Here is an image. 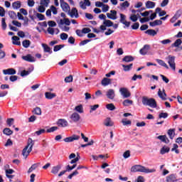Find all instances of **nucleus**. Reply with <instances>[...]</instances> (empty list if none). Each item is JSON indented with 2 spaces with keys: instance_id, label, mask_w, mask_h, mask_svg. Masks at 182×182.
<instances>
[{
  "instance_id": "14",
  "label": "nucleus",
  "mask_w": 182,
  "mask_h": 182,
  "mask_svg": "<svg viewBox=\"0 0 182 182\" xmlns=\"http://www.w3.org/2000/svg\"><path fill=\"white\" fill-rule=\"evenodd\" d=\"M57 124L59 127H68V125L69 124L68 123V121L65 119H60L57 122Z\"/></svg>"
},
{
  "instance_id": "16",
  "label": "nucleus",
  "mask_w": 182,
  "mask_h": 182,
  "mask_svg": "<svg viewBox=\"0 0 182 182\" xmlns=\"http://www.w3.org/2000/svg\"><path fill=\"white\" fill-rule=\"evenodd\" d=\"M181 14H182L181 10H178L176 12L175 15L171 18V22L172 23H174V22H176V21H177L178 18L181 16Z\"/></svg>"
},
{
  "instance_id": "24",
  "label": "nucleus",
  "mask_w": 182,
  "mask_h": 182,
  "mask_svg": "<svg viewBox=\"0 0 182 182\" xmlns=\"http://www.w3.org/2000/svg\"><path fill=\"white\" fill-rule=\"evenodd\" d=\"M39 166H41V163H37V164H33L28 170L27 173L28 174H31V173H32V171H33V170H36V168H38V167H39Z\"/></svg>"
},
{
  "instance_id": "19",
  "label": "nucleus",
  "mask_w": 182,
  "mask_h": 182,
  "mask_svg": "<svg viewBox=\"0 0 182 182\" xmlns=\"http://www.w3.org/2000/svg\"><path fill=\"white\" fill-rule=\"evenodd\" d=\"M159 140H161V141H163V143H166V144H168L170 143V140L166 135H159L156 137Z\"/></svg>"
},
{
  "instance_id": "31",
  "label": "nucleus",
  "mask_w": 182,
  "mask_h": 182,
  "mask_svg": "<svg viewBox=\"0 0 182 182\" xmlns=\"http://www.w3.org/2000/svg\"><path fill=\"white\" fill-rule=\"evenodd\" d=\"M162 24H163V21H161V20H155L154 21L149 23L150 26H157L159 25H162Z\"/></svg>"
},
{
  "instance_id": "2",
  "label": "nucleus",
  "mask_w": 182,
  "mask_h": 182,
  "mask_svg": "<svg viewBox=\"0 0 182 182\" xmlns=\"http://www.w3.org/2000/svg\"><path fill=\"white\" fill-rule=\"evenodd\" d=\"M33 144V141L32 140V139L29 138L27 146H26V147L22 151V156L24 159H27L31 151H32Z\"/></svg>"
},
{
  "instance_id": "58",
  "label": "nucleus",
  "mask_w": 182,
  "mask_h": 182,
  "mask_svg": "<svg viewBox=\"0 0 182 182\" xmlns=\"http://www.w3.org/2000/svg\"><path fill=\"white\" fill-rule=\"evenodd\" d=\"M47 32L50 34V35H55V28H52V27H48L47 28Z\"/></svg>"
},
{
  "instance_id": "21",
  "label": "nucleus",
  "mask_w": 182,
  "mask_h": 182,
  "mask_svg": "<svg viewBox=\"0 0 182 182\" xmlns=\"http://www.w3.org/2000/svg\"><path fill=\"white\" fill-rule=\"evenodd\" d=\"M61 168L62 166L60 164L53 166L51 169L52 174H58L59 171H60Z\"/></svg>"
},
{
  "instance_id": "55",
  "label": "nucleus",
  "mask_w": 182,
  "mask_h": 182,
  "mask_svg": "<svg viewBox=\"0 0 182 182\" xmlns=\"http://www.w3.org/2000/svg\"><path fill=\"white\" fill-rule=\"evenodd\" d=\"M49 0H41V5H43V6L48 7V6L49 5Z\"/></svg>"
},
{
  "instance_id": "46",
  "label": "nucleus",
  "mask_w": 182,
  "mask_h": 182,
  "mask_svg": "<svg viewBox=\"0 0 182 182\" xmlns=\"http://www.w3.org/2000/svg\"><path fill=\"white\" fill-rule=\"evenodd\" d=\"M31 72H32V70H28L27 71L24 70L21 71V76L22 77H23L25 76H28V75H29Z\"/></svg>"
},
{
  "instance_id": "61",
  "label": "nucleus",
  "mask_w": 182,
  "mask_h": 182,
  "mask_svg": "<svg viewBox=\"0 0 182 182\" xmlns=\"http://www.w3.org/2000/svg\"><path fill=\"white\" fill-rule=\"evenodd\" d=\"M124 159H129L130 157V151L127 150L123 154Z\"/></svg>"
},
{
  "instance_id": "30",
  "label": "nucleus",
  "mask_w": 182,
  "mask_h": 182,
  "mask_svg": "<svg viewBox=\"0 0 182 182\" xmlns=\"http://www.w3.org/2000/svg\"><path fill=\"white\" fill-rule=\"evenodd\" d=\"M45 96H46V99H48V100H52L54 97H56V95L55 93H51V92H46L45 93Z\"/></svg>"
},
{
  "instance_id": "51",
  "label": "nucleus",
  "mask_w": 182,
  "mask_h": 182,
  "mask_svg": "<svg viewBox=\"0 0 182 182\" xmlns=\"http://www.w3.org/2000/svg\"><path fill=\"white\" fill-rule=\"evenodd\" d=\"M60 38L62 41H66L69 38V36L66 33H63L60 34Z\"/></svg>"
},
{
  "instance_id": "6",
  "label": "nucleus",
  "mask_w": 182,
  "mask_h": 182,
  "mask_svg": "<svg viewBox=\"0 0 182 182\" xmlns=\"http://www.w3.org/2000/svg\"><path fill=\"white\" fill-rule=\"evenodd\" d=\"M119 92L121 93V95H122V97H124V99H127L128 97H130L132 96V93L126 87H121L119 89Z\"/></svg>"
},
{
  "instance_id": "34",
  "label": "nucleus",
  "mask_w": 182,
  "mask_h": 182,
  "mask_svg": "<svg viewBox=\"0 0 182 182\" xmlns=\"http://www.w3.org/2000/svg\"><path fill=\"white\" fill-rule=\"evenodd\" d=\"M156 62L161 66H163L164 68H166V69H168V65H167V64L163 60L156 59Z\"/></svg>"
},
{
  "instance_id": "35",
  "label": "nucleus",
  "mask_w": 182,
  "mask_h": 182,
  "mask_svg": "<svg viewBox=\"0 0 182 182\" xmlns=\"http://www.w3.org/2000/svg\"><path fill=\"white\" fill-rule=\"evenodd\" d=\"M21 6V4L20 1H15L12 4V7L14 9H19Z\"/></svg>"
},
{
  "instance_id": "36",
  "label": "nucleus",
  "mask_w": 182,
  "mask_h": 182,
  "mask_svg": "<svg viewBox=\"0 0 182 182\" xmlns=\"http://www.w3.org/2000/svg\"><path fill=\"white\" fill-rule=\"evenodd\" d=\"M74 110H75V112H77V113H83V105H77L75 107Z\"/></svg>"
},
{
  "instance_id": "42",
  "label": "nucleus",
  "mask_w": 182,
  "mask_h": 182,
  "mask_svg": "<svg viewBox=\"0 0 182 182\" xmlns=\"http://www.w3.org/2000/svg\"><path fill=\"white\" fill-rule=\"evenodd\" d=\"M122 68H124V72H129L132 68H133V63H131L128 65H122Z\"/></svg>"
},
{
  "instance_id": "43",
  "label": "nucleus",
  "mask_w": 182,
  "mask_h": 182,
  "mask_svg": "<svg viewBox=\"0 0 182 182\" xmlns=\"http://www.w3.org/2000/svg\"><path fill=\"white\" fill-rule=\"evenodd\" d=\"M181 43H182L181 39L178 38L174 42V43L172 44V46H174L175 48H178L180 45H181Z\"/></svg>"
},
{
  "instance_id": "10",
  "label": "nucleus",
  "mask_w": 182,
  "mask_h": 182,
  "mask_svg": "<svg viewBox=\"0 0 182 182\" xmlns=\"http://www.w3.org/2000/svg\"><path fill=\"white\" fill-rule=\"evenodd\" d=\"M79 139H80L79 135L73 134L70 137H66L64 139L63 141H65V143H72V141H75V140H79Z\"/></svg>"
},
{
  "instance_id": "9",
  "label": "nucleus",
  "mask_w": 182,
  "mask_h": 182,
  "mask_svg": "<svg viewBox=\"0 0 182 182\" xmlns=\"http://www.w3.org/2000/svg\"><path fill=\"white\" fill-rule=\"evenodd\" d=\"M60 6L64 12H70V7L69 4L65 2V0H60Z\"/></svg>"
},
{
  "instance_id": "40",
  "label": "nucleus",
  "mask_w": 182,
  "mask_h": 182,
  "mask_svg": "<svg viewBox=\"0 0 182 182\" xmlns=\"http://www.w3.org/2000/svg\"><path fill=\"white\" fill-rule=\"evenodd\" d=\"M168 151H170V148L164 146L161 149L160 153L161 154H166V153H168Z\"/></svg>"
},
{
  "instance_id": "37",
  "label": "nucleus",
  "mask_w": 182,
  "mask_h": 182,
  "mask_svg": "<svg viewBox=\"0 0 182 182\" xmlns=\"http://www.w3.org/2000/svg\"><path fill=\"white\" fill-rule=\"evenodd\" d=\"M123 106L129 107L133 105V100H124L122 102Z\"/></svg>"
},
{
  "instance_id": "50",
  "label": "nucleus",
  "mask_w": 182,
  "mask_h": 182,
  "mask_svg": "<svg viewBox=\"0 0 182 182\" xmlns=\"http://www.w3.org/2000/svg\"><path fill=\"white\" fill-rule=\"evenodd\" d=\"M42 46H43V48L44 49V52H47V53H50V47H48V46L45 44V43H43Z\"/></svg>"
},
{
  "instance_id": "12",
  "label": "nucleus",
  "mask_w": 182,
  "mask_h": 182,
  "mask_svg": "<svg viewBox=\"0 0 182 182\" xmlns=\"http://www.w3.org/2000/svg\"><path fill=\"white\" fill-rule=\"evenodd\" d=\"M106 96L107 99H109L110 100H113L116 96V93L114 92V90L109 89L106 92Z\"/></svg>"
},
{
  "instance_id": "32",
  "label": "nucleus",
  "mask_w": 182,
  "mask_h": 182,
  "mask_svg": "<svg viewBox=\"0 0 182 182\" xmlns=\"http://www.w3.org/2000/svg\"><path fill=\"white\" fill-rule=\"evenodd\" d=\"M145 33L149 35L150 36H156V35H157V31L153 29H149L145 31Z\"/></svg>"
},
{
  "instance_id": "26",
  "label": "nucleus",
  "mask_w": 182,
  "mask_h": 182,
  "mask_svg": "<svg viewBox=\"0 0 182 182\" xmlns=\"http://www.w3.org/2000/svg\"><path fill=\"white\" fill-rule=\"evenodd\" d=\"M112 83V80L110 78L105 77L101 82L102 86H109Z\"/></svg>"
},
{
  "instance_id": "49",
  "label": "nucleus",
  "mask_w": 182,
  "mask_h": 182,
  "mask_svg": "<svg viewBox=\"0 0 182 182\" xmlns=\"http://www.w3.org/2000/svg\"><path fill=\"white\" fill-rule=\"evenodd\" d=\"M159 119H167L168 117V114L166 112H161L159 115Z\"/></svg>"
},
{
  "instance_id": "28",
  "label": "nucleus",
  "mask_w": 182,
  "mask_h": 182,
  "mask_svg": "<svg viewBox=\"0 0 182 182\" xmlns=\"http://www.w3.org/2000/svg\"><path fill=\"white\" fill-rule=\"evenodd\" d=\"M154 6H156V3L150 1H146V8H147V9H153Z\"/></svg>"
},
{
  "instance_id": "54",
  "label": "nucleus",
  "mask_w": 182,
  "mask_h": 182,
  "mask_svg": "<svg viewBox=\"0 0 182 182\" xmlns=\"http://www.w3.org/2000/svg\"><path fill=\"white\" fill-rule=\"evenodd\" d=\"M58 130V127H52L47 129V133H53V132H56Z\"/></svg>"
},
{
  "instance_id": "18",
  "label": "nucleus",
  "mask_w": 182,
  "mask_h": 182,
  "mask_svg": "<svg viewBox=\"0 0 182 182\" xmlns=\"http://www.w3.org/2000/svg\"><path fill=\"white\" fill-rule=\"evenodd\" d=\"M150 50V46L149 45H145L144 47L139 50V53L141 55H147V53Z\"/></svg>"
},
{
  "instance_id": "48",
  "label": "nucleus",
  "mask_w": 182,
  "mask_h": 182,
  "mask_svg": "<svg viewBox=\"0 0 182 182\" xmlns=\"http://www.w3.org/2000/svg\"><path fill=\"white\" fill-rule=\"evenodd\" d=\"M65 83H70V82H73V76L69 75L65 78Z\"/></svg>"
},
{
  "instance_id": "57",
  "label": "nucleus",
  "mask_w": 182,
  "mask_h": 182,
  "mask_svg": "<svg viewBox=\"0 0 182 182\" xmlns=\"http://www.w3.org/2000/svg\"><path fill=\"white\" fill-rule=\"evenodd\" d=\"M122 123L123 126H127L129 124H132V121H130V120L127 121L126 119H123L122 120Z\"/></svg>"
},
{
  "instance_id": "20",
  "label": "nucleus",
  "mask_w": 182,
  "mask_h": 182,
  "mask_svg": "<svg viewBox=\"0 0 182 182\" xmlns=\"http://www.w3.org/2000/svg\"><path fill=\"white\" fill-rule=\"evenodd\" d=\"M86 6H90V1L84 0V1L80 2V7L81 9H86Z\"/></svg>"
},
{
  "instance_id": "39",
  "label": "nucleus",
  "mask_w": 182,
  "mask_h": 182,
  "mask_svg": "<svg viewBox=\"0 0 182 182\" xmlns=\"http://www.w3.org/2000/svg\"><path fill=\"white\" fill-rule=\"evenodd\" d=\"M33 113H34V114H37V116H41V114H42V109L37 107L33 110Z\"/></svg>"
},
{
  "instance_id": "1",
  "label": "nucleus",
  "mask_w": 182,
  "mask_h": 182,
  "mask_svg": "<svg viewBox=\"0 0 182 182\" xmlns=\"http://www.w3.org/2000/svg\"><path fill=\"white\" fill-rule=\"evenodd\" d=\"M131 171L132 173H155L156 169L153 168V169H149L141 165H135L133 166L131 168Z\"/></svg>"
},
{
  "instance_id": "27",
  "label": "nucleus",
  "mask_w": 182,
  "mask_h": 182,
  "mask_svg": "<svg viewBox=\"0 0 182 182\" xmlns=\"http://www.w3.org/2000/svg\"><path fill=\"white\" fill-rule=\"evenodd\" d=\"M168 135L171 140L174 139V136H176V129H170L168 130Z\"/></svg>"
},
{
  "instance_id": "23",
  "label": "nucleus",
  "mask_w": 182,
  "mask_h": 182,
  "mask_svg": "<svg viewBox=\"0 0 182 182\" xmlns=\"http://www.w3.org/2000/svg\"><path fill=\"white\" fill-rule=\"evenodd\" d=\"M3 73L4 75H16V70L14 68H9L3 70Z\"/></svg>"
},
{
  "instance_id": "60",
  "label": "nucleus",
  "mask_w": 182,
  "mask_h": 182,
  "mask_svg": "<svg viewBox=\"0 0 182 182\" xmlns=\"http://www.w3.org/2000/svg\"><path fill=\"white\" fill-rule=\"evenodd\" d=\"M48 25L50 26V28H55V26H56V22L53 21H49L48 22Z\"/></svg>"
},
{
  "instance_id": "15",
  "label": "nucleus",
  "mask_w": 182,
  "mask_h": 182,
  "mask_svg": "<svg viewBox=\"0 0 182 182\" xmlns=\"http://www.w3.org/2000/svg\"><path fill=\"white\" fill-rule=\"evenodd\" d=\"M69 12V15L71 18H79V13L77 11V9L76 8H73Z\"/></svg>"
},
{
  "instance_id": "63",
  "label": "nucleus",
  "mask_w": 182,
  "mask_h": 182,
  "mask_svg": "<svg viewBox=\"0 0 182 182\" xmlns=\"http://www.w3.org/2000/svg\"><path fill=\"white\" fill-rule=\"evenodd\" d=\"M9 80L11 82H16V80H18V76L17 75H11V76H10Z\"/></svg>"
},
{
  "instance_id": "11",
  "label": "nucleus",
  "mask_w": 182,
  "mask_h": 182,
  "mask_svg": "<svg viewBox=\"0 0 182 182\" xmlns=\"http://www.w3.org/2000/svg\"><path fill=\"white\" fill-rule=\"evenodd\" d=\"M107 16L109 19L116 21V19H117V11H116V10H111L110 13H107Z\"/></svg>"
},
{
  "instance_id": "22",
  "label": "nucleus",
  "mask_w": 182,
  "mask_h": 182,
  "mask_svg": "<svg viewBox=\"0 0 182 182\" xmlns=\"http://www.w3.org/2000/svg\"><path fill=\"white\" fill-rule=\"evenodd\" d=\"M104 124L105 126H106L107 127H113V125L114 124V123L113 122V121H112V119H110V117H107L105 119L104 121Z\"/></svg>"
},
{
  "instance_id": "47",
  "label": "nucleus",
  "mask_w": 182,
  "mask_h": 182,
  "mask_svg": "<svg viewBox=\"0 0 182 182\" xmlns=\"http://www.w3.org/2000/svg\"><path fill=\"white\" fill-rule=\"evenodd\" d=\"M120 6L122 9H126V8H129V6H130V4H129V1H124L121 4Z\"/></svg>"
},
{
  "instance_id": "13",
  "label": "nucleus",
  "mask_w": 182,
  "mask_h": 182,
  "mask_svg": "<svg viewBox=\"0 0 182 182\" xmlns=\"http://www.w3.org/2000/svg\"><path fill=\"white\" fill-rule=\"evenodd\" d=\"M158 96L162 100H167V94H166V90L164 89H163L162 90L161 89L159 90Z\"/></svg>"
},
{
  "instance_id": "17",
  "label": "nucleus",
  "mask_w": 182,
  "mask_h": 182,
  "mask_svg": "<svg viewBox=\"0 0 182 182\" xmlns=\"http://www.w3.org/2000/svg\"><path fill=\"white\" fill-rule=\"evenodd\" d=\"M22 59L23 60H26V62H31V63L35 62L36 60L35 57L32 56V55L31 54L22 56Z\"/></svg>"
},
{
  "instance_id": "8",
  "label": "nucleus",
  "mask_w": 182,
  "mask_h": 182,
  "mask_svg": "<svg viewBox=\"0 0 182 182\" xmlns=\"http://www.w3.org/2000/svg\"><path fill=\"white\" fill-rule=\"evenodd\" d=\"M70 119L73 123H77L80 121V114L77 112H73L70 116Z\"/></svg>"
},
{
  "instance_id": "41",
  "label": "nucleus",
  "mask_w": 182,
  "mask_h": 182,
  "mask_svg": "<svg viewBox=\"0 0 182 182\" xmlns=\"http://www.w3.org/2000/svg\"><path fill=\"white\" fill-rule=\"evenodd\" d=\"M171 151H175L176 154H178L180 153V151L178 150V145H177V144H173V148L171 149Z\"/></svg>"
},
{
  "instance_id": "25",
  "label": "nucleus",
  "mask_w": 182,
  "mask_h": 182,
  "mask_svg": "<svg viewBox=\"0 0 182 182\" xmlns=\"http://www.w3.org/2000/svg\"><path fill=\"white\" fill-rule=\"evenodd\" d=\"M166 182H176L177 181V178L176 177L175 174H171L166 176Z\"/></svg>"
},
{
  "instance_id": "59",
  "label": "nucleus",
  "mask_w": 182,
  "mask_h": 182,
  "mask_svg": "<svg viewBox=\"0 0 182 182\" xmlns=\"http://www.w3.org/2000/svg\"><path fill=\"white\" fill-rule=\"evenodd\" d=\"M9 16L11 19H15L16 18V13L15 11H9Z\"/></svg>"
},
{
  "instance_id": "5",
  "label": "nucleus",
  "mask_w": 182,
  "mask_h": 182,
  "mask_svg": "<svg viewBox=\"0 0 182 182\" xmlns=\"http://www.w3.org/2000/svg\"><path fill=\"white\" fill-rule=\"evenodd\" d=\"M112 25L113 23L112 21L106 19L103 21L102 25L100 26V29H101L102 32H105V31H106L107 29L106 28H110V26H112Z\"/></svg>"
},
{
  "instance_id": "56",
  "label": "nucleus",
  "mask_w": 182,
  "mask_h": 182,
  "mask_svg": "<svg viewBox=\"0 0 182 182\" xmlns=\"http://www.w3.org/2000/svg\"><path fill=\"white\" fill-rule=\"evenodd\" d=\"M65 45H58L54 47V52H58V50H60L62 48H64Z\"/></svg>"
},
{
  "instance_id": "3",
  "label": "nucleus",
  "mask_w": 182,
  "mask_h": 182,
  "mask_svg": "<svg viewBox=\"0 0 182 182\" xmlns=\"http://www.w3.org/2000/svg\"><path fill=\"white\" fill-rule=\"evenodd\" d=\"M142 104L144 105V106H149V107H152V109H156V107H157V102L154 98L143 97Z\"/></svg>"
},
{
  "instance_id": "4",
  "label": "nucleus",
  "mask_w": 182,
  "mask_h": 182,
  "mask_svg": "<svg viewBox=\"0 0 182 182\" xmlns=\"http://www.w3.org/2000/svg\"><path fill=\"white\" fill-rule=\"evenodd\" d=\"M166 60L172 70H176V57L172 55H168L166 58Z\"/></svg>"
},
{
  "instance_id": "64",
  "label": "nucleus",
  "mask_w": 182,
  "mask_h": 182,
  "mask_svg": "<svg viewBox=\"0 0 182 182\" xmlns=\"http://www.w3.org/2000/svg\"><path fill=\"white\" fill-rule=\"evenodd\" d=\"M109 11V6L107 4L102 5V12H107Z\"/></svg>"
},
{
  "instance_id": "44",
  "label": "nucleus",
  "mask_w": 182,
  "mask_h": 182,
  "mask_svg": "<svg viewBox=\"0 0 182 182\" xmlns=\"http://www.w3.org/2000/svg\"><path fill=\"white\" fill-rule=\"evenodd\" d=\"M22 45L23 46V48H29V46H31V41L29 40H24L22 42Z\"/></svg>"
},
{
  "instance_id": "52",
  "label": "nucleus",
  "mask_w": 182,
  "mask_h": 182,
  "mask_svg": "<svg viewBox=\"0 0 182 182\" xmlns=\"http://www.w3.org/2000/svg\"><path fill=\"white\" fill-rule=\"evenodd\" d=\"M130 21L132 22H137V16L136 14H132L129 17Z\"/></svg>"
},
{
  "instance_id": "29",
  "label": "nucleus",
  "mask_w": 182,
  "mask_h": 182,
  "mask_svg": "<svg viewBox=\"0 0 182 182\" xmlns=\"http://www.w3.org/2000/svg\"><path fill=\"white\" fill-rule=\"evenodd\" d=\"M13 44L21 46V41H19V38L16 36L12 37Z\"/></svg>"
},
{
  "instance_id": "62",
  "label": "nucleus",
  "mask_w": 182,
  "mask_h": 182,
  "mask_svg": "<svg viewBox=\"0 0 182 182\" xmlns=\"http://www.w3.org/2000/svg\"><path fill=\"white\" fill-rule=\"evenodd\" d=\"M1 26H2V28L4 29V31H5V29H6V22H5L4 18H1Z\"/></svg>"
},
{
  "instance_id": "45",
  "label": "nucleus",
  "mask_w": 182,
  "mask_h": 182,
  "mask_svg": "<svg viewBox=\"0 0 182 182\" xmlns=\"http://www.w3.org/2000/svg\"><path fill=\"white\" fill-rule=\"evenodd\" d=\"M106 108L108 110H111V111L116 110V107L114 106V105H113V103L107 104L106 105Z\"/></svg>"
},
{
  "instance_id": "53",
  "label": "nucleus",
  "mask_w": 182,
  "mask_h": 182,
  "mask_svg": "<svg viewBox=\"0 0 182 182\" xmlns=\"http://www.w3.org/2000/svg\"><path fill=\"white\" fill-rule=\"evenodd\" d=\"M119 16H120L119 22L121 23H123L124 22H126V15H124L123 14H120Z\"/></svg>"
},
{
  "instance_id": "33",
  "label": "nucleus",
  "mask_w": 182,
  "mask_h": 182,
  "mask_svg": "<svg viewBox=\"0 0 182 182\" xmlns=\"http://www.w3.org/2000/svg\"><path fill=\"white\" fill-rule=\"evenodd\" d=\"M134 60V58L131 56V55H126L123 59H122V61L123 62H127V63H129V62H133Z\"/></svg>"
},
{
  "instance_id": "38",
  "label": "nucleus",
  "mask_w": 182,
  "mask_h": 182,
  "mask_svg": "<svg viewBox=\"0 0 182 182\" xmlns=\"http://www.w3.org/2000/svg\"><path fill=\"white\" fill-rule=\"evenodd\" d=\"M3 133L4 134H6V136H11L14 133V132L9 128H5L3 130Z\"/></svg>"
},
{
  "instance_id": "7",
  "label": "nucleus",
  "mask_w": 182,
  "mask_h": 182,
  "mask_svg": "<svg viewBox=\"0 0 182 182\" xmlns=\"http://www.w3.org/2000/svg\"><path fill=\"white\" fill-rule=\"evenodd\" d=\"M57 23H58L59 28H62V26H63V25H66L67 26H70V21L69 20V18H61L60 20L57 21Z\"/></svg>"
}]
</instances>
